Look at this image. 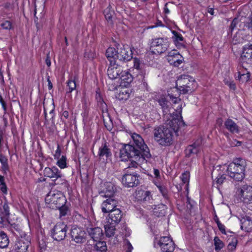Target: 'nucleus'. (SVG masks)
Segmentation results:
<instances>
[{"label": "nucleus", "mask_w": 252, "mask_h": 252, "mask_svg": "<svg viewBox=\"0 0 252 252\" xmlns=\"http://www.w3.org/2000/svg\"><path fill=\"white\" fill-rule=\"evenodd\" d=\"M182 105H180L175 110L176 114L173 113V118L168 120L162 126L155 127L153 130L154 140L162 146H168L172 144L173 141V133L177 132L185 123L181 115Z\"/></svg>", "instance_id": "1"}, {"label": "nucleus", "mask_w": 252, "mask_h": 252, "mask_svg": "<svg viewBox=\"0 0 252 252\" xmlns=\"http://www.w3.org/2000/svg\"><path fill=\"white\" fill-rule=\"evenodd\" d=\"M132 141L129 144H123L120 149L119 158L122 161L134 159L139 162L150 158V150L142 137L135 133L131 134Z\"/></svg>", "instance_id": "2"}, {"label": "nucleus", "mask_w": 252, "mask_h": 252, "mask_svg": "<svg viewBox=\"0 0 252 252\" xmlns=\"http://www.w3.org/2000/svg\"><path fill=\"white\" fill-rule=\"evenodd\" d=\"M247 165V161L244 158H233V161L227 166V175L234 181L241 182L245 178Z\"/></svg>", "instance_id": "3"}, {"label": "nucleus", "mask_w": 252, "mask_h": 252, "mask_svg": "<svg viewBox=\"0 0 252 252\" xmlns=\"http://www.w3.org/2000/svg\"><path fill=\"white\" fill-rule=\"evenodd\" d=\"M107 59L119 60L120 61L128 62L132 59V52L127 45H118L117 49L109 47L106 51Z\"/></svg>", "instance_id": "4"}, {"label": "nucleus", "mask_w": 252, "mask_h": 252, "mask_svg": "<svg viewBox=\"0 0 252 252\" xmlns=\"http://www.w3.org/2000/svg\"><path fill=\"white\" fill-rule=\"evenodd\" d=\"M196 85L194 79L186 74L180 76L176 82L177 88L183 94L192 92L196 88Z\"/></svg>", "instance_id": "5"}, {"label": "nucleus", "mask_w": 252, "mask_h": 252, "mask_svg": "<svg viewBox=\"0 0 252 252\" xmlns=\"http://www.w3.org/2000/svg\"><path fill=\"white\" fill-rule=\"evenodd\" d=\"M46 204L50 205V207L53 208L61 207L66 202V198L63 194L57 190H51L45 199Z\"/></svg>", "instance_id": "6"}, {"label": "nucleus", "mask_w": 252, "mask_h": 252, "mask_svg": "<svg viewBox=\"0 0 252 252\" xmlns=\"http://www.w3.org/2000/svg\"><path fill=\"white\" fill-rule=\"evenodd\" d=\"M169 47V42L167 38L158 37L152 39L151 42V52L161 54L165 52Z\"/></svg>", "instance_id": "7"}, {"label": "nucleus", "mask_w": 252, "mask_h": 252, "mask_svg": "<svg viewBox=\"0 0 252 252\" xmlns=\"http://www.w3.org/2000/svg\"><path fill=\"white\" fill-rule=\"evenodd\" d=\"M135 198L139 203L148 209L153 208L154 201L150 191L143 190L137 191L135 193Z\"/></svg>", "instance_id": "8"}, {"label": "nucleus", "mask_w": 252, "mask_h": 252, "mask_svg": "<svg viewBox=\"0 0 252 252\" xmlns=\"http://www.w3.org/2000/svg\"><path fill=\"white\" fill-rule=\"evenodd\" d=\"M124 172L125 173L122 179V182L126 187H134L139 184V181L136 173L129 171V169L124 170Z\"/></svg>", "instance_id": "9"}, {"label": "nucleus", "mask_w": 252, "mask_h": 252, "mask_svg": "<svg viewBox=\"0 0 252 252\" xmlns=\"http://www.w3.org/2000/svg\"><path fill=\"white\" fill-rule=\"evenodd\" d=\"M155 246L158 247L162 252H173L175 248L172 239L167 236L161 237L157 242H155Z\"/></svg>", "instance_id": "10"}, {"label": "nucleus", "mask_w": 252, "mask_h": 252, "mask_svg": "<svg viewBox=\"0 0 252 252\" xmlns=\"http://www.w3.org/2000/svg\"><path fill=\"white\" fill-rule=\"evenodd\" d=\"M72 241L77 244H83L87 240V235L85 230L81 227L73 226L70 232Z\"/></svg>", "instance_id": "11"}, {"label": "nucleus", "mask_w": 252, "mask_h": 252, "mask_svg": "<svg viewBox=\"0 0 252 252\" xmlns=\"http://www.w3.org/2000/svg\"><path fill=\"white\" fill-rule=\"evenodd\" d=\"M67 229V226L65 223H57L51 231L52 238L58 241L63 240L66 236Z\"/></svg>", "instance_id": "12"}, {"label": "nucleus", "mask_w": 252, "mask_h": 252, "mask_svg": "<svg viewBox=\"0 0 252 252\" xmlns=\"http://www.w3.org/2000/svg\"><path fill=\"white\" fill-rule=\"evenodd\" d=\"M107 59L110 62L107 71L108 77L111 80L119 78L123 71L122 66L117 64L115 60Z\"/></svg>", "instance_id": "13"}, {"label": "nucleus", "mask_w": 252, "mask_h": 252, "mask_svg": "<svg viewBox=\"0 0 252 252\" xmlns=\"http://www.w3.org/2000/svg\"><path fill=\"white\" fill-rule=\"evenodd\" d=\"M112 153L111 149L109 148V145L106 142L99 148L98 152V159L99 162L106 164L111 161Z\"/></svg>", "instance_id": "14"}, {"label": "nucleus", "mask_w": 252, "mask_h": 252, "mask_svg": "<svg viewBox=\"0 0 252 252\" xmlns=\"http://www.w3.org/2000/svg\"><path fill=\"white\" fill-rule=\"evenodd\" d=\"M30 243L29 235L18 237L15 241L13 249L15 252H26Z\"/></svg>", "instance_id": "15"}, {"label": "nucleus", "mask_w": 252, "mask_h": 252, "mask_svg": "<svg viewBox=\"0 0 252 252\" xmlns=\"http://www.w3.org/2000/svg\"><path fill=\"white\" fill-rule=\"evenodd\" d=\"M239 195L241 196V199L243 202L246 204L252 203V187L247 185H245L237 190Z\"/></svg>", "instance_id": "16"}, {"label": "nucleus", "mask_w": 252, "mask_h": 252, "mask_svg": "<svg viewBox=\"0 0 252 252\" xmlns=\"http://www.w3.org/2000/svg\"><path fill=\"white\" fill-rule=\"evenodd\" d=\"M9 215V207L5 202L0 207V227H4L9 224L8 220Z\"/></svg>", "instance_id": "17"}, {"label": "nucleus", "mask_w": 252, "mask_h": 252, "mask_svg": "<svg viewBox=\"0 0 252 252\" xmlns=\"http://www.w3.org/2000/svg\"><path fill=\"white\" fill-rule=\"evenodd\" d=\"M239 29L243 31L247 30H252V17L251 14H247V16H244L240 14L239 16Z\"/></svg>", "instance_id": "18"}, {"label": "nucleus", "mask_w": 252, "mask_h": 252, "mask_svg": "<svg viewBox=\"0 0 252 252\" xmlns=\"http://www.w3.org/2000/svg\"><path fill=\"white\" fill-rule=\"evenodd\" d=\"M240 63H252V45H246L243 48V53L241 54Z\"/></svg>", "instance_id": "19"}, {"label": "nucleus", "mask_w": 252, "mask_h": 252, "mask_svg": "<svg viewBox=\"0 0 252 252\" xmlns=\"http://www.w3.org/2000/svg\"><path fill=\"white\" fill-rule=\"evenodd\" d=\"M118 202L117 200L113 198H108L104 201L101 205V209L103 213H110L117 208Z\"/></svg>", "instance_id": "20"}, {"label": "nucleus", "mask_w": 252, "mask_h": 252, "mask_svg": "<svg viewBox=\"0 0 252 252\" xmlns=\"http://www.w3.org/2000/svg\"><path fill=\"white\" fill-rule=\"evenodd\" d=\"M87 231L94 242L100 241L104 235L102 229L99 227L88 228Z\"/></svg>", "instance_id": "21"}, {"label": "nucleus", "mask_w": 252, "mask_h": 252, "mask_svg": "<svg viewBox=\"0 0 252 252\" xmlns=\"http://www.w3.org/2000/svg\"><path fill=\"white\" fill-rule=\"evenodd\" d=\"M122 217V212L119 209H116L109 213L107 222L116 225L120 222Z\"/></svg>", "instance_id": "22"}, {"label": "nucleus", "mask_w": 252, "mask_h": 252, "mask_svg": "<svg viewBox=\"0 0 252 252\" xmlns=\"http://www.w3.org/2000/svg\"><path fill=\"white\" fill-rule=\"evenodd\" d=\"M52 183L50 185L52 186L56 185H60L63 189H68L69 184L68 182L64 178L63 175L61 172L58 177L54 179H52Z\"/></svg>", "instance_id": "23"}, {"label": "nucleus", "mask_w": 252, "mask_h": 252, "mask_svg": "<svg viewBox=\"0 0 252 252\" xmlns=\"http://www.w3.org/2000/svg\"><path fill=\"white\" fill-rule=\"evenodd\" d=\"M105 189L101 192V196L108 197L113 198L115 193V188L114 185L111 182L105 183Z\"/></svg>", "instance_id": "24"}, {"label": "nucleus", "mask_w": 252, "mask_h": 252, "mask_svg": "<svg viewBox=\"0 0 252 252\" xmlns=\"http://www.w3.org/2000/svg\"><path fill=\"white\" fill-rule=\"evenodd\" d=\"M225 128L231 133H239V126L231 119H227L224 123Z\"/></svg>", "instance_id": "25"}, {"label": "nucleus", "mask_w": 252, "mask_h": 252, "mask_svg": "<svg viewBox=\"0 0 252 252\" xmlns=\"http://www.w3.org/2000/svg\"><path fill=\"white\" fill-rule=\"evenodd\" d=\"M61 172V171L55 166L52 168L45 167L43 171L44 175L52 179H54L57 178Z\"/></svg>", "instance_id": "26"}, {"label": "nucleus", "mask_w": 252, "mask_h": 252, "mask_svg": "<svg viewBox=\"0 0 252 252\" xmlns=\"http://www.w3.org/2000/svg\"><path fill=\"white\" fill-rule=\"evenodd\" d=\"M200 149V142L198 141L188 146L185 150L186 155L187 157H189L191 155H196Z\"/></svg>", "instance_id": "27"}, {"label": "nucleus", "mask_w": 252, "mask_h": 252, "mask_svg": "<svg viewBox=\"0 0 252 252\" xmlns=\"http://www.w3.org/2000/svg\"><path fill=\"white\" fill-rule=\"evenodd\" d=\"M153 208H149V210H153L154 214L158 217L164 216L166 213V206L163 204H160L158 206L153 204Z\"/></svg>", "instance_id": "28"}, {"label": "nucleus", "mask_w": 252, "mask_h": 252, "mask_svg": "<svg viewBox=\"0 0 252 252\" xmlns=\"http://www.w3.org/2000/svg\"><path fill=\"white\" fill-rule=\"evenodd\" d=\"M119 78L121 80V84L125 87L128 86L133 80L132 76L127 71H123Z\"/></svg>", "instance_id": "29"}, {"label": "nucleus", "mask_w": 252, "mask_h": 252, "mask_svg": "<svg viewBox=\"0 0 252 252\" xmlns=\"http://www.w3.org/2000/svg\"><path fill=\"white\" fill-rule=\"evenodd\" d=\"M10 229L12 232L17 237V238L23 236L26 237V236L28 235L22 230L20 226L18 224L15 223L10 224Z\"/></svg>", "instance_id": "30"}, {"label": "nucleus", "mask_w": 252, "mask_h": 252, "mask_svg": "<svg viewBox=\"0 0 252 252\" xmlns=\"http://www.w3.org/2000/svg\"><path fill=\"white\" fill-rule=\"evenodd\" d=\"M241 229L249 232L252 230V220L249 217H246L241 220Z\"/></svg>", "instance_id": "31"}, {"label": "nucleus", "mask_w": 252, "mask_h": 252, "mask_svg": "<svg viewBox=\"0 0 252 252\" xmlns=\"http://www.w3.org/2000/svg\"><path fill=\"white\" fill-rule=\"evenodd\" d=\"M94 252H108L107 247L105 241H98L94 244Z\"/></svg>", "instance_id": "32"}, {"label": "nucleus", "mask_w": 252, "mask_h": 252, "mask_svg": "<svg viewBox=\"0 0 252 252\" xmlns=\"http://www.w3.org/2000/svg\"><path fill=\"white\" fill-rule=\"evenodd\" d=\"M167 60L170 64L176 67H179L183 63V58L181 55H177L172 58H167Z\"/></svg>", "instance_id": "33"}, {"label": "nucleus", "mask_w": 252, "mask_h": 252, "mask_svg": "<svg viewBox=\"0 0 252 252\" xmlns=\"http://www.w3.org/2000/svg\"><path fill=\"white\" fill-rule=\"evenodd\" d=\"M105 235L108 237H111L115 235L116 231V225L111 223H108V224L104 226Z\"/></svg>", "instance_id": "34"}, {"label": "nucleus", "mask_w": 252, "mask_h": 252, "mask_svg": "<svg viewBox=\"0 0 252 252\" xmlns=\"http://www.w3.org/2000/svg\"><path fill=\"white\" fill-rule=\"evenodd\" d=\"M159 104L161 106L164 115L170 111L169 102L165 98H161L158 100Z\"/></svg>", "instance_id": "35"}, {"label": "nucleus", "mask_w": 252, "mask_h": 252, "mask_svg": "<svg viewBox=\"0 0 252 252\" xmlns=\"http://www.w3.org/2000/svg\"><path fill=\"white\" fill-rule=\"evenodd\" d=\"M9 243V239L6 234L3 231H0V248L7 247Z\"/></svg>", "instance_id": "36"}, {"label": "nucleus", "mask_w": 252, "mask_h": 252, "mask_svg": "<svg viewBox=\"0 0 252 252\" xmlns=\"http://www.w3.org/2000/svg\"><path fill=\"white\" fill-rule=\"evenodd\" d=\"M114 11L111 10L110 8L108 7L104 11V14L106 20L107 21L108 23L110 25H113V15Z\"/></svg>", "instance_id": "37"}, {"label": "nucleus", "mask_w": 252, "mask_h": 252, "mask_svg": "<svg viewBox=\"0 0 252 252\" xmlns=\"http://www.w3.org/2000/svg\"><path fill=\"white\" fill-rule=\"evenodd\" d=\"M238 240L235 237L232 238V240L229 243L227 246V250L228 252H234L236 250Z\"/></svg>", "instance_id": "38"}, {"label": "nucleus", "mask_w": 252, "mask_h": 252, "mask_svg": "<svg viewBox=\"0 0 252 252\" xmlns=\"http://www.w3.org/2000/svg\"><path fill=\"white\" fill-rule=\"evenodd\" d=\"M67 87L68 88V91L66 92V94H70L74 91L76 87L75 77L73 79L71 77L67 82Z\"/></svg>", "instance_id": "39"}, {"label": "nucleus", "mask_w": 252, "mask_h": 252, "mask_svg": "<svg viewBox=\"0 0 252 252\" xmlns=\"http://www.w3.org/2000/svg\"><path fill=\"white\" fill-rule=\"evenodd\" d=\"M57 208H58L60 210V217L67 215L70 212L68 207L65 204H63L61 207H57Z\"/></svg>", "instance_id": "40"}, {"label": "nucleus", "mask_w": 252, "mask_h": 252, "mask_svg": "<svg viewBox=\"0 0 252 252\" xmlns=\"http://www.w3.org/2000/svg\"><path fill=\"white\" fill-rule=\"evenodd\" d=\"M215 249L216 251H219L223 248L224 244L223 242L217 237H215L214 239Z\"/></svg>", "instance_id": "41"}, {"label": "nucleus", "mask_w": 252, "mask_h": 252, "mask_svg": "<svg viewBox=\"0 0 252 252\" xmlns=\"http://www.w3.org/2000/svg\"><path fill=\"white\" fill-rule=\"evenodd\" d=\"M158 188L164 199L168 201L169 195L167 188L164 186H159Z\"/></svg>", "instance_id": "42"}, {"label": "nucleus", "mask_w": 252, "mask_h": 252, "mask_svg": "<svg viewBox=\"0 0 252 252\" xmlns=\"http://www.w3.org/2000/svg\"><path fill=\"white\" fill-rule=\"evenodd\" d=\"M241 67V66H240V67L238 69L239 80H242L243 82H247L250 79V73L248 72H247L246 73H241V71L239 70Z\"/></svg>", "instance_id": "43"}, {"label": "nucleus", "mask_w": 252, "mask_h": 252, "mask_svg": "<svg viewBox=\"0 0 252 252\" xmlns=\"http://www.w3.org/2000/svg\"><path fill=\"white\" fill-rule=\"evenodd\" d=\"M244 39L239 33H236L233 37L232 42L234 44H237L238 43H243L244 42Z\"/></svg>", "instance_id": "44"}, {"label": "nucleus", "mask_w": 252, "mask_h": 252, "mask_svg": "<svg viewBox=\"0 0 252 252\" xmlns=\"http://www.w3.org/2000/svg\"><path fill=\"white\" fill-rule=\"evenodd\" d=\"M66 158L65 156H62L61 158H60L57 163V164L61 168H64L66 167Z\"/></svg>", "instance_id": "45"}, {"label": "nucleus", "mask_w": 252, "mask_h": 252, "mask_svg": "<svg viewBox=\"0 0 252 252\" xmlns=\"http://www.w3.org/2000/svg\"><path fill=\"white\" fill-rule=\"evenodd\" d=\"M0 189L4 194L7 193V187L4 182L3 176L0 175Z\"/></svg>", "instance_id": "46"}, {"label": "nucleus", "mask_w": 252, "mask_h": 252, "mask_svg": "<svg viewBox=\"0 0 252 252\" xmlns=\"http://www.w3.org/2000/svg\"><path fill=\"white\" fill-rule=\"evenodd\" d=\"M0 27L4 30H10L12 28V23L10 21L6 20L0 24Z\"/></svg>", "instance_id": "47"}, {"label": "nucleus", "mask_w": 252, "mask_h": 252, "mask_svg": "<svg viewBox=\"0 0 252 252\" xmlns=\"http://www.w3.org/2000/svg\"><path fill=\"white\" fill-rule=\"evenodd\" d=\"M226 179V175L224 174H219L218 176L215 179V181L219 185L222 184L224 181Z\"/></svg>", "instance_id": "48"}, {"label": "nucleus", "mask_w": 252, "mask_h": 252, "mask_svg": "<svg viewBox=\"0 0 252 252\" xmlns=\"http://www.w3.org/2000/svg\"><path fill=\"white\" fill-rule=\"evenodd\" d=\"M172 33L174 35V36L172 37V38L174 42L183 41L184 38L181 34L175 31H172Z\"/></svg>", "instance_id": "49"}, {"label": "nucleus", "mask_w": 252, "mask_h": 252, "mask_svg": "<svg viewBox=\"0 0 252 252\" xmlns=\"http://www.w3.org/2000/svg\"><path fill=\"white\" fill-rule=\"evenodd\" d=\"M96 99L97 100V102L101 105V107L102 109L106 110L107 109V104L104 101L102 96L100 95V94H98V95H96Z\"/></svg>", "instance_id": "50"}, {"label": "nucleus", "mask_w": 252, "mask_h": 252, "mask_svg": "<svg viewBox=\"0 0 252 252\" xmlns=\"http://www.w3.org/2000/svg\"><path fill=\"white\" fill-rule=\"evenodd\" d=\"M189 172L186 171L183 173L181 177V179L184 184H186L189 182Z\"/></svg>", "instance_id": "51"}, {"label": "nucleus", "mask_w": 252, "mask_h": 252, "mask_svg": "<svg viewBox=\"0 0 252 252\" xmlns=\"http://www.w3.org/2000/svg\"><path fill=\"white\" fill-rule=\"evenodd\" d=\"M239 23V16H238L236 18H235L233 21H232L231 25L230 26V30H231V32H232V31L236 28V26L237 24Z\"/></svg>", "instance_id": "52"}, {"label": "nucleus", "mask_w": 252, "mask_h": 252, "mask_svg": "<svg viewBox=\"0 0 252 252\" xmlns=\"http://www.w3.org/2000/svg\"><path fill=\"white\" fill-rule=\"evenodd\" d=\"M137 162H139V161L135 160L134 159H132V161H131L130 165L128 166V167L127 168H126L125 169V170L129 169V171H131V168H137L138 165Z\"/></svg>", "instance_id": "53"}, {"label": "nucleus", "mask_w": 252, "mask_h": 252, "mask_svg": "<svg viewBox=\"0 0 252 252\" xmlns=\"http://www.w3.org/2000/svg\"><path fill=\"white\" fill-rule=\"evenodd\" d=\"M1 169L2 171H3V174L4 175H6L7 172L9 171V166L8 165L7 162L1 165Z\"/></svg>", "instance_id": "54"}, {"label": "nucleus", "mask_w": 252, "mask_h": 252, "mask_svg": "<svg viewBox=\"0 0 252 252\" xmlns=\"http://www.w3.org/2000/svg\"><path fill=\"white\" fill-rule=\"evenodd\" d=\"M217 226L218 227L219 229L220 230V231L223 234H226V232L225 231V226L222 224L221 222L219 223V224H217Z\"/></svg>", "instance_id": "55"}, {"label": "nucleus", "mask_w": 252, "mask_h": 252, "mask_svg": "<svg viewBox=\"0 0 252 252\" xmlns=\"http://www.w3.org/2000/svg\"><path fill=\"white\" fill-rule=\"evenodd\" d=\"M133 67L135 68L138 69L140 66V61L137 58H134L133 60Z\"/></svg>", "instance_id": "56"}, {"label": "nucleus", "mask_w": 252, "mask_h": 252, "mask_svg": "<svg viewBox=\"0 0 252 252\" xmlns=\"http://www.w3.org/2000/svg\"><path fill=\"white\" fill-rule=\"evenodd\" d=\"M177 55H180L176 50H173L168 53V58H172L174 56H177Z\"/></svg>", "instance_id": "57"}, {"label": "nucleus", "mask_w": 252, "mask_h": 252, "mask_svg": "<svg viewBox=\"0 0 252 252\" xmlns=\"http://www.w3.org/2000/svg\"><path fill=\"white\" fill-rule=\"evenodd\" d=\"M227 86L229 87V88L233 91H234L236 88V84L234 82V80H232L230 81V83H229L227 85Z\"/></svg>", "instance_id": "58"}, {"label": "nucleus", "mask_w": 252, "mask_h": 252, "mask_svg": "<svg viewBox=\"0 0 252 252\" xmlns=\"http://www.w3.org/2000/svg\"><path fill=\"white\" fill-rule=\"evenodd\" d=\"M0 162L1 164V165L7 162V158L4 156H3V155H1V154L0 155Z\"/></svg>", "instance_id": "59"}, {"label": "nucleus", "mask_w": 252, "mask_h": 252, "mask_svg": "<svg viewBox=\"0 0 252 252\" xmlns=\"http://www.w3.org/2000/svg\"><path fill=\"white\" fill-rule=\"evenodd\" d=\"M163 26H164V25L162 24V22L160 20H158L156 24V25L152 26L150 27L149 28L152 29V28L158 27H163Z\"/></svg>", "instance_id": "60"}, {"label": "nucleus", "mask_w": 252, "mask_h": 252, "mask_svg": "<svg viewBox=\"0 0 252 252\" xmlns=\"http://www.w3.org/2000/svg\"><path fill=\"white\" fill-rule=\"evenodd\" d=\"M170 97L171 99L172 102L174 103H178L179 101H181L180 98L177 97H174L172 95L170 96Z\"/></svg>", "instance_id": "61"}, {"label": "nucleus", "mask_w": 252, "mask_h": 252, "mask_svg": "<svg viewBox=\"0 0 252 252\" xmlns=\"http://www.w3.org/2000/svg\"><path fill=\"white\" fill-rule=\"evenodd\" d=\"M47 80L48 82V86L49 90H51L53 88V84L50 80V76L49 75L47 76Z\"/></svg>", "instance_id": "62"}, {"label": "nucleus", "mask_w": 252, "mask_h": 252, "mask_svg": "<svg viewBox=\"0 0 252 252\" xmlns=\"http://www.w3.org/2000/svg\"><path fill=\"white\" fill-rule=\"evenodd\" d=\"M182 42V41H175L174 42V43L176 47H177L178 48H181L183 47H185L184 45Z\"/></svg>", "instance_id": "63"}, {"label": "nucleus", "mask_w": 252, "mask_h": 252, "mask_svg": "<svg viewBox=\"0 0 252 252\" xmlns=\"http://www.w3.org/2000/svg\"><path fill=\"white\" fill-rule=\"evenodd\" d=\"M126 245L127 246V249L126 250V252H131L133 249V247H132L131 244L130 243V242L129 241H127Z\"/></svg>", "instance_id": "64"}]
</instances>
